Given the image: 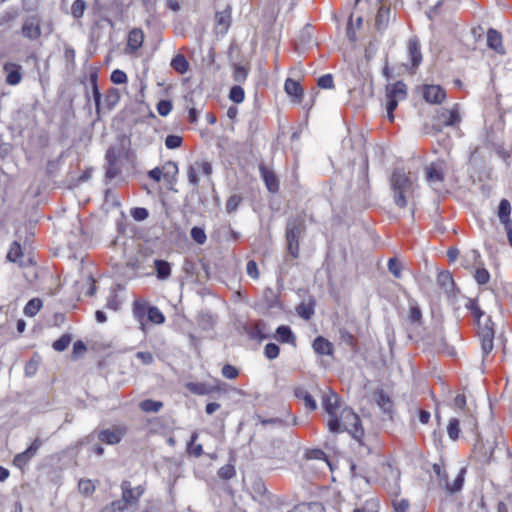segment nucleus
<instances>
[{
  "instance_id": "1",
  "label": "nucleus",
  "mask_w": 512,
  "mask_h": 512,
  "mask_svg": "<svg viewBox=\"0 0 512 512\" xmlns=\"http://www.w3.org/2000/svg\"><path fill=\"white\" fill-rule=\"evenodd\" d=\"M390 186L394 203L402 209L414 198L418 187L416 177L403 169H395L392 172Z\"/></svg>"
},
{
  "instance_id": "2",
  "label": "nucleus",
  "mask_w": 512,
  "mask_h": 512,
  "mask_svg": "<svg viewBox=\"0 0 512 512\" xmlns=\"http://www.w3.org/2000/svg\"><path fill=\"white\" fill-rule=\"evenodd\" d=\"M408 95L407 85L403 81L388 83L385 87L387 118L390 122L394 121V111L398 103L405 100Z\"/></svg>"
},
{
  "instance_id": "3",
  "label": "nucleus",
  "mask_w": 512,
  "mask_h": 512,
  "mask_svg": "<svg viewBox=\"0 0 512 512\" xmlns=\"http://www.w3.org/2000/svg\"><path fill=\"white\" fill-rule=\"evenodd\" d=\"M382 485L390 494L399 493L400 471L388 462H380L377 466Z\"/></svg>"
},
{
  "instance_id": "4",
  "label": "nucleus",
  "mask_w": 512,
  "mask_h": 512,
  "mask_svg": "<svg viewBox=\"0 0 512 512\" xmlns=\"http://www.w3.org/2000/svg\"><path fill=\"white\" fill-rule=\"evenodd\" d=\"M433 471L436 474L439 486L445 489L448 493H456L462 489L465 474L464 469H461L458 472L452 482L449 481L448 473L441 464L435 463L433 465Z\"/></svg>"
},
{
  "instance_id": "5",
  "label": "nucleus",
  "mask_w": 512,
  "mask_h": 512,
  "mask_svg": "<svg viewBox=\"0 0 512 512\" xmlns=\"http://www.w3.org/2000/svg\"><path fill=\"white\" fill-rule=\"evenodd\" d=\"M305 230L303 221L294 219L287 224L286 240L288 252L293 258L299 255V239Z\"/></svg>"
},
{
  "instance_id": "6",
  "label": "nucleus",
  "mask_w": 512,
  "mask_h": 512,
  "mask_svg": "<svg viewBox=\"0 0 512 512\" xmlns=\"http://www.w3.org/2000/svg\"><path fill=\"white\" fill-rule=\"evenodd\" d=\"M344 427L343 432H349L354 439L361 441L364 436V430L359 416L349 407H344Z\"/></svg>"
},
{
  "instance_id": "7",
  "label": "nucleus",
  "mask_w": 512,
  "mask_h": 512,
  "mask_svg": "<svg viewBox=\"0 0 512 512\" xmlns=\"http://www.w3.org/2000/svg\"><path fill=\"white\" fill-rule=\"evenodd\" d=\"M436 124L439 129L443 127L453 126L461 121V116L459 112V105L455 104L450 109H441L437 112L435 117Z\"/></svg>"
},
{
  "instance_id": "8",
  "label": "nucleus",
  "mask_w": 512,
  "mask_h": 512,
  "mask_svg": "<svg viewBox=\"0 0 512 512\" xmlns=\"http://www.w3.org/2000/svg\"><path fill=\"white\" fill-rule=\"evenodd\" d=\"M481 339V348L484 356H487L493 349L494 330L489 316L484 319L483 327L478 329Z\"/></svg>"
},
{
  "instance_id": "9",
  "label": "nucleus",
  "mask_w": 512,
  "mask_h": 512,
  "mask_svg": "<svg viewBox=\"0 0 512 512\" xmlns=\"http://www.w3.org/2000/svg\"><path fill=\"white\" fill-rule=\"evenodd\" d=\"M122 499L132 508L136 509L139 499L144 494L145 488L142 485L132 487L131 482L123 481L121 483Z\"/></svg>"
},
{
  "instance_id": "10",
  "label": "nucleus",
  "mask_w": 512,
  "mask_h": 512,
  "mask_svg": "<svg viewBox=\"0 0 512 512\" xmlns=\"http://www.w3.org/2000/svg\"><path fill=\"white\" fill-rule=\"evenodd\" d=\"M41 18L38 15H32L24 19L21 33L24 38L31 41L38 40L41 36Z\"/></svg>"
},
{
  "instance_id": "11",
  "label": "nucleus",
  "mask_w": 512,
  "mask_h": 512,
  "mask_svg": "<svg viewBox=\"0 0 512 512\" xmlns=\"http://www.w3.org/2000/svg\"><path fill=\"white\" fill-rule=\"evenodd\" d=\"M202 173L206 176H210L212 174V165L207 161H196L194 164L190 165L187 169V177L189 183L197 187L199 184L198 174Z\"/></svg>"
},
{
  "instance_id": "12",
  "label": "nucleus",
  "mask_w": 512,
  "mask_h": 512,
  "mask_svg": "<svg viewBox=\"0 0 512 512\" xmlns=\"http://www.w3.org/2000/svg\"><path fill=\"white\" fill-rule=\"evenodd\" d=\"M232 22V7L227 5L222 11L215 13V30L217 33L225 35Z\"/></svg>"
},
{
  "instance_id": "13",
  "label": "nucleus",
  "mask_w": 512,
  "mask_h": 512,
  "mask_svg": "<svg viewBox=\"0 0 512 512\" xmlns=\"http://www.w3.org/2000/svg\"><path fill=\"white\" fill-rule=\"evenodd\" d=\"M322 405L328 415V419H332L343 408L340 404L337 394L331 390L324 392L322 396Z\"/></svg>"
},
{
  "instance_id": "14",
  "label": "nucleus",
  "mask_w": 512,
  "mask_h": 512,
  "mask_svg": "<svg viewBox=\"0 0 512 512\" xmlns=\"http://www.w3.org/2000/svg\"><path fill=\"white\" fill-rule=\"evenodd\" d=\"M423 97L431 104H441L446 99L445 90L439 85H424L422 87Z\"/></svg>"
},
{
  "instance_id": "15",
  "label": "nucleus",
  "mask_w": 512,
  "mask_h": 512,
  "mask_svg": "<svg viewBox=\"0 0 512 512\" xmlns=\"http://www.w3.org/2000/svg\"><path fill=\"white\" fill-rule=\"evenodd\" d=\"M151 305L146 300L137 299L132 304V314L135 320L139 323L140 329L146 332L145 317Z\"/></svg>"
},
{
  "instance_id": "16",
  "label": "nucleus",
  "mask_w": 512,
  "mask_h": 512,
  "mask_svg": "<svg viewBox=\"0 0 512 512\" xmlns=\"http://www.w3.org/2000/svg\"><path fill=\"white\" fill-rule=\"evenodd\" d=\"M126 433L124 427H116L114 429H105L98 433V439L109 445L118 444Z\"/></svg>"
},
{
  "instance_id": "17",
  "label": "nucleus",
  "mask_w": 512,
  "mask_h": 512,
  "mask_svg": "<svg viewBox=\"0 0 512 512\" xmlns=\"http://www.w3.org/2000/svg\"><path fill=\"white\" fill-rule=\"evenodd\" d=\"M40 446L41 441L40 439L36 438L24 452L19 453L14 457V465L18 468H23L30 461V459L35 456Z\"/></svg>"
},
{
  "instance_id": "18",
  "label": "nucleus",
  "mask_w": 512,
  "mask_h": 512,
  "mask_svg": "<svg viewBox=\"0 0 512 512\" xmlns=\"http://www.w3.org/2000/svg\"><path fill=\"white\" fill-rule=\"evenodd\" d=\"M426 178L428 183L437 189L444 180V173L441 164L432 163L426 168Z\"/></svg>"
},
{
  "instance_id": "19",
  "label": "nucleus",
  "mask_w": 512,
  "mask_h": 512,
  "mask_svg": "<svg viewBox=\"0 0 512 512\" xmlns=\"http://www.w3.org/2000/svg\"><path fill=\"white\" fill-rule=\"evenodd\" d=\"M313 27L306 25L295 39V47L297 50H304L313 45Z\"/></svg>"
},
{
  "instance_id": "20",
  "label": "nucleus",
  "mask_w": 512,
  "mask_h": 512,
  "mask_svg": "<svg viewBox=\"0 0 512 512\" xmlns=\"http://www.w3.org/2000/svg\"><path fill=\"white\" fill-rule=\"evenodd\" d=\"M259 171L261 174V178L265 182L267 189L271 193L277 192L279 190V182H278V179H277L276 175L274 174V172L271 171L264 164H261L259 166Z\"/></svg>"
},
{
  "instance_id": "21",
  "label": "nucleus",
  "mask_w": 512,
  "mask_h": 512,
  "mask_svg": "<svg viewBox=\"0 0 512 512\" xmlns=\"http://www.w3.org/2000/svg\"><path fill=\"white\" fill-rule=\"evenodd\" d=\"M285 92L293 98V101L300 103L303 99V88L300 83L292 78H287L284 83Z\"/></svg>"
},
{
  "instance_id": "22",
  "label": "nucleus",
  "mask_w": 512,
  "mask_h": 512,
  "mask_svg": "<svg viewBox=\"0 0 512 512\" xmlns=\"http://www.w3.org/2000/svg\"><path fill=\"white\" fill-rule=\"evenodd\" d=\"M144 41V34L141 29H133L128 34L127 46L125 51L128 53H133L137 49H139Z\"/></svg>"
},
{
  "instance_id": "23",
  "label": "nucleus",
  "mask_w": 512,
  "mask_h": 512,
  "mask_svg": "<svg viewBox=\"0 0 512 512\" xmlns=\"http://www.w3.org/2000/svg\"><path fill=\"white\" fill-rule=\"evenodd\" d=\"M487 46L496 53L504 54L505 50L502 44V35L496 29L490 28L487 31Z\"/></svg>"
},
{
  "instance_id": "24",
  "label": "nucleus",
  "mask_w": 512,
  "mask_h": 512,
  "mask_svg": "<svg viewBox=\"0 0 512 512\" xmlns=\"http://www.w3.org/2000/svg\"><path fill=\"white\" fill-rule=\"evenodd\" d=\"M511 205L507 199H502L498 208V217L500 222L504 225L505 230H510L512 220L510 218Z\"/></svg>"
},
{
  "instance_id": "25",
  "label": "nucleus",
  "mask_w": 512,
  "mask_h": 512,
  "mask_svg": "<svg viewBox=\"0 0 512 512\" xmlns=\"http://www.w3.org/2000/svg\"><path fill=\"white\" fill-rule=\"evenodd\" d=\"M6 259L10 262L17 263L19 266H23L25 264L23 249L19 242L14 241L10 245Z\"/></svg>"
},
{
  "instance_id": "26",
  "label": "nucleus",
  "mask_w": 512,
  "mask_h": 512,
  "mask_svg": "<svg viewBox=\"0 0 512 512\" xmlns=\"http://www.w3.org/2000/svg\"><path fill=\"white\" fill-rule=\"evenodd\" d=\"M407 319L411 325L421 326L422 324V311L418 303L413 299L409 300Z\"/></svg>"
},
{
  "instance_id": "27",
  "label": "nucleus",
  "mask_w": 512,
  "mask_h": 512,
  "mask_svg": "<svg viewBox=\"0 0 512 512\" xmlns=\"http://www.w3.org/2000/svg\"><path fill=\"white\" fill-rule=\"evenodd\" d=\"M312 347L314 351L319 355L333 354V344L322 336H318L314 339Z\"/></svg>"
},
{
  "instance_id": "28",
  "label": "nucleus",
  "mask_w": 512,
  "mask_h": 512,
  "mask_svg": "<svg viewBox=\"0 0 512 512\" xmlns=\"http://www.w3.org/2000/svg\"><path fill=\"white\" fill-rule=\"evenodd\" d=\"M374 397L377 405L382 409L384 413H392L393 402L382 389L376 390L374 393Z\"/></svg>"
},
{
  "instance_id": "29",
  "label": "nucleus",
  "mask_w": 512,
  "mask_h": 512,
  "mask_svg": "<svg viewBox=\"0 0 512 512\" xmlns=\"http://www.w3.org/2000/svg\"><path fill=\"white\" fill-rule=\"evenodd\" d=\"M154 268L156 271V277L159 280H167L171 276V264L166 260L155 259Z\"/></svg>"
},
{
  "instance_id": "30",
  "label": "nucleus",
  "mask_w": 512,
  "mask_h": 512,
  "mask_svg": "<svg viewBox=\"0 0 512 512\" xmlns=\"http://www.w3.org/2000/svg\"><path fill=\"white\" fill-rule=\"evenodd\" d=\"M344 423V407L339 410L335 417L332 419H327V427L332 433L343 432Z\"/></svg>"
},
{
  "instance_id": "31",
  "label": "nucleus",
  "mask_w": 512,
  "mask_h": 512,
  "mask_svg": "<svg viewBox=\"0 0 512 512\" xmlns=\"http://www.w3.org/2000/svg\"><path fill=\"white\" fill-rule=\"evenodd\" d=\"M390 19V8L381 6L375 17V26L378 30H384L389 23Z\"/></svg>"
},
{
  "instance_id": "32",
  "label": "nucleus",
  "mask_w": 512,
  "mask_h": 512,
  "mask_svg": "<svg viewBox=\"0 0 512 512\" xmlns=\"http://www.w3.org/2000/svg\"><path fill=\"white\" fill-rule=\"evenodd\" d=\"M408 50L411 59V64H420L422 61V54L420 50V43L417 38H411L408 42Z\"/></svg>"
},
{
  "instance_id": "33",
  "label": "nucleus",
  "mask_w": 512,
  "mask_h": 512,
  "mask_svg": "<svg viewBox=\"0 0 512 512\" xmlns=\"http://www.w3.org/2000/svg\"><path fill=\"white\" fill-rule=\"evenodd\" d=\"M6 72V83L9 85H17L22 79L20 66H4Z\"/></svg>"
},
{
  "instance_id": "34",
  "label": "nucleus",
  "mask_w": 512,
  "mask_h": 512,
  "mask_svg": "<svg viewBox=\"0 0 512 512\" xmlns=\"http://www.w3.org/2000/svg\"><path fill=\"white\" fill-rule=\"evenodd\" d=\"M134 510L132 506L121 498L104 507L101 512H133Z\"/></svg>"
},
{
  "instance_id": "35",
  "label": "nucleus",
  "mask_w": 512,
  "mask_h": 512,
  "mask_svg": "<svg viewBox=\"0 0 512 512\" xmlns=\"http://www.w3.org/2000/svg\"><path fill=\"white\" fill-rule=\"evenodd\" d=\"M249 336L251 339H257L262 341L269 337L266 329V324L264 322L255 323L249 330Z\"/></svg>"
},
{
  "instance_id": "36",
  "label": "nucleus",
  "mask_w": 512,
  "mask_h": 512,
  "mask_svg": "<svg viewBox=\"0 0 512 512\" xmlns=\"http://www.w3.org/2000/svg\"><path fill=\"white\" fill-rule=\"evenodd\" d=\"M465 307L471 312L472 316L474 317L478 329H480V327H483V324L481 323V318L484 317V312L481 310L476 300L468 299L465 304Z\"/></svg>"
},
{
  "instance_id": "37",
  "label": "nucleus",
  "mask_w": 512,
  "mask_h": 512,
  "mask_svg": "<svg viewBox=\"0 0 512 512\" xmlns=\"http://www.w3.org/2000/svg\"><path fill=\"white\" fill-rule=\"evenodd\" d=\"M97 77H98L97 73L93 71L87 77V82L91 85L94 103H95L96 108L98 109L100 106V102H101V94H100V91H99L98 85H97Z\"/></svg>"
},
{
  "instance_id": "38",
  "label": "nucleus",
  "mask_w": 512,
  "mask_h": 512,
  "mask_svg": "<svg viewBox=\"0 0 512 512\" xmlns=\"http://www.w3.org/2000/svg\"><path fill=\"white\" fill-rule=\"evenodd\" d=\"M289 512H324V507L318 502L302 503L293 507Z\"/></svg>"
},
{
  "instance_id": "39",
  "label": "nucleus",
  "mask_w": 512,
  "mask_h": 512,
  "mask_svg": "<svg viewBox=\"0 0 512 512\" xmlns=\"http://www.w3.org/2000/svg\"><path fill=\"white\" fill-rule=\"evenodd\" d=\"M295 395L304 401L306 408L312 411L316 410L317 403L308 391L304 389H297Z\"/></svg>"
},
{
  "instance_id": "40",
  "label": "nucleus",
  "mask_w": 512,
  "mask_h": 512,
  "mask_svg": "<svg viewBox=\"0 0 512 512\" xmlns=\"http://www.w3.org/2000/svg\"><path fill=\"white\" fill-rule=\"evenodd\" d=\"M147 320L152 324L161 325L165 322V316L158 307L151 306L147 313Z\"/></svg>"
},
{
  "instance_id": "41",
  "label": "nucleus",
  "mask_w": 512,
  "mask_h": 512,
  "mask_svg": "<svg viewBox=\"0 0 512 512\" xmlns=\"http://www.w3.org/2000/svg\"><path fill=\"white\" fill-rule=\"evenodd\" d=\"M139 407L144 412H158L163 407V403L161 401H155L152 399H146L140 402Z\"/></svg>"
},
{
  "instance_id": "42",
  "label": "nucleus",
  "mask_w": 512,
  "mask_h": 512,
  "mask_svg": "<svg viewBox=\"0 0 512 512\" xmlns=\"http://www.w3.org/2000/svg\"><path fill=\"white\" fill-rule=\"evenodd\" d=\"M187 389L196 395H207L212 392V388L205 383L190 382L186 385Z\"/></svg>"
},
{
  "instance_id": "43",
  "label": "nucleus",
  "mask_w": 512,
  "mask_h": 512,
  "mask_svg": "<svg viewBox=\"0 0 512 512\" xmlns=\"http://www.w3.org/2000/svg\"><path fill=\"white\" fill-rule=\"evenodd\" d=\"M447 434L452 441H456L460 435V422L457 418H451L447 425Z\"/></svg>"
},
{
  "instance_id": "44",
  "label": "nucleus",
  "mask_w": 512,
  "mask_h": 512,
  "mask_svg": "<svg viewBox=\"0 0 512 512\" xmlns=\"http://www.w3.org/2000/svg\"><path fill=\"white\" fill-rule=\"evenodd\" d=\"M42 307V301L39 298L31 299L24 307V314L29 317L35 316Z\"/></svg>"
},
{
  "instance_id": "45",
  "label": "nucleus",
  "mask_w": 512,
  "mask_h": 512,
  "mask_svg": "<svg viewBox=\"0 0 512 512\" xmlns=\"http://www.w3.org/2000/svg\"><path fill=\"white\" fill-rule=\"evenodd\" d=\"M198 438V433L194 431L191 435L190 442L188 443V451L190 454L195 456L196 458L200 457L203 454V448L201 444H196V440Z\"/></svg>"
},
{
  "instance_id": "46",
  "label": "nucleus",
  "mask_w": 512,
  "mask_h": 512,
  "mask_svg": "<svg viewBox=\"0 0 512 512\" xmlns=\"http://www.w3.org/2000/svg\"><path fill=\"white\" fill-rule=\"evenodd\" d=\"M278 339L283 343H290L295 341V337L288 326H279L276 330Z\"/></svg>"
},
{
  "instance_id": "47",
  "label": "nucleus",
  "mask_w": 512,
  "mask_h": 512,
  "mask_svg": "<svg viewBox=\"0 0 512 512\" xmlns=\"http://www.w3.org/2000/svg\"><path fill=\"white\" fill-rule=\"evenodd\" d=\"M392 506L395 512H409L410 503L407 499L400 498L398 494H393Z\"/></svg>"
},
{
  "instance_id": "48",
  "label": "nucleus",
  "mask_w": 512,
  "mask_h": 512,
  "mask_svg": "<svg viewBox=\"0 0 512 512\" xmlns=\"http://www.w3.org/2000/svg\"><path fill=\"white\" fill-rule=\"evenodd\" d=\"M72 341L69 334H63L59 339L53 342L52 347L57 352H63L68 348Z\"/></svg>"
},
{
  "instance_id": "49",
  "label": "nucleus",
  "mask_w": 512,
  "mask_h": 512,
  "mask_svg": "<svg viewBox=\"0 0 512 512\" xmlns=\"http://www.w3.org/2000/svg\"><path fill=\"white\" fill-rule=\"evenodd\" d=\"M296 311L300 317L308 320L314 314V305L311 303H301L297 306Z\"/></svg>"
},
{
  "instance_id": "50",
  "label": "nucleus",
  "mask_w": 512,
  "mask_h": 512,
  "mask_svg": "<svg viewBox=\"0 0 512 512\" xmlns=\"http://www.w3.org/2000/svg\"><path fill=\"white\" fill-rule=\"evenodd\" d=\"M86 9V2L84 0H75L71 5V14L75 19L83 17Z\"/></svg>"
},
{
  "instance_id": "51",
  "label": "nucleus",
  "mask_w": 512,
  "mask_h": 512,
  "mask_svg": "<svg viewBox=\"0 0 512 512\" xmlns=\"http://www.w3.org/2000/svg\"><path fill=\"white\" fill-rule=\"evenodd\" d=\"M245 98V93L240 85H235L230 89L229 99L234 103H242Z\"/></svg>"
},
{
  "instance_id": "52",
  "label": "nucleus",
  "mask_w": 512,
  "mask_h": 512,
  "mask_svg": "<svg viewBox=\"0 0 512 512\" xmlns=\"http://www.w3.org/2000/svg\"><path fill=\"white\" fill-rule=\"evenodd\" d=\"M163 178L165 179H173L178 173V166L175 162L169 161L165 163L162 167Z\"/></svg>"
},
{
  "instance_id": "53",
  "label": "nucleus",
  "mask_w": 512,
  "mask_h": 512,
  "mask_svg": "<svg viewBox=\"0 0 512 512\" xmlns=\"http://www.w3.org/2000/svg\"><path fill=\"white\" fill-rule=\"evenodd\" d=\"M248 73L247 66H234L233 79L237 83H243L247 79Z\"/></svg>"
},
{
  "instance_id": "54",
  "label": "nucleus",
  "mask_w": 512,
  "mask_h": 512,
  "mask_svg": "<svg viewBox=\"0 0 512 512\" xmlns=\"http://www.w3.org/2000/svg\"><path fill=\"white\" fill-rule=\"evenodd\" d=\"M120 150L116 147H110L105 155L107 165H119Z\"/></svg>"
},
{
  "instance_id": "55",
  "label": "nucleus",
  "mask_w": 512,
  "mask_h": 512,
  "mask_svg": "<svg viewBox=\"0 0 512 512\" xmlns=\"http://www.w3.org/2000/svg\"><path fill=\"white\" fill-rule=\"evenodd\" d=\"M191 238L197 243V244H204L206 242L207 236L204 231V229L200 227H193L190 232Z\"/></svg>"
},
{
  "instance_id": "56",
  "label": "nucleus",
  "mask_w": 512,
  "mask_h": 512,
  "mask_svg": "<svg viewBox=\"0 0 512 512\" xmlns=\"http://www.w3.org/2000/svg\"><path fill=\"white\" fill-rule=\"evenodd\" d=\"M241 202L242 197L240 195H231L226 202V211L228 213L236 211Z\"/></svg>"
},
{
  "instance_id": "57",
  "label": "nucleus",
  "mask_w": 512,
  "mask_h": 512,
  "mask_svg": "<svg viewBox=\"0 0 512 512\" xmlns=\"http://www.w3.org/2000/svg\"><path fill=\"white\" fill-rule=\"evenodd\" d=\"M236 474L235 468L231 464H226L222 466L218 471V476L221 479L229 480L233 478Z\"/></svg>"
},
{
  "instance_id": "58",
  "label": "nucleus",
  "mask_w": 512,
  "mask_h": 512,
  "mask_svg": "<svg viewBox=\"0 0 512 512\" xmlns=\"http://www.w3.org/2000/svg\"><path fill=\"white\" fill-rule=\"evenodd\" d=\"M388 270L394 275L395 278H401L402 266L396 258H391L388 261Z\"/></svg>"
},
{
  "instance_id": "59",
  "label": "nucleus",
  "mask_w": 512,
  "mask_h": 512,
  "mask_svg": "<svg viewBox=\"0 0 512 512\" xmlns=\"http://www.w3.org/2000/svg\"><path fill=\"white\" fill-rule=\"evenodd\" d=\"M474 278L480 285H484L489 282L490 274L485 268H478L475 271Z\"/></svg>"
},
{
  "instance_id": "60",
  "label": "nucleus",
  "mask_w": 512,
  "mask_h": 512,
  "mask_svg": "<svg viewBox=\"0 0 512 512\" xmlns=\"http://www.w3.org/2000/svg\"><path fill=\"white\" fill-rule=\"evenodd\" d=\"M221 373L224 378L231 380V379H235L238 377L239 370L233 365L225 364L222 367Z\"/></svg>"
},
{
  "instance_id": "61",
  "label": "nucleus",
  "mask_w": 512,
  "mask_h": 512,
  "mask_svg": "<svg viewBox=\"0 0 512 512\" xmlns=\"http://www.w3.org/2000/svg\"><path fill=\"white\" fill-rule=\"evenodd\" d=\"M78 489L80 493L87 496L94 492L95 485L92 483L91 480H80L78 483Z\"/></svg>"
},
{
  "instance_id": "62",
  "label": "nucleus",
  "mask_w": 512,
  "mask_h": 512,
  "mask_svg": "<svg viewBox=\"0 0 512 512\" xmlns=\"http://www.w3.org/2000/svg\"><path fill=\"white\" fill-rule=\"evenodd\" d=\"M182 137L178 135H168L165 139V146L168 149H176L179 148L182 144Z\"/></svg>"
},
{
  "instance_id": "63",
  "label": "nucleus",
  "mask_w": 512,
  "mask_h": 512,
  "mask_svg": "<svg viewBox=\"0 0 512 512\" xmlns=\"http://www.w3.org/2000/svg\"><path fill=\"white\" fill-rule=\"evenodd\" d=\"M280 349L275 343H268L264 348V354L268 359H275L278 357Z\"/></svg>"
},
{
  "instance_id": "64",
  "label": "nucleus",
  "mask_w": 512,
  "mask_h": 512,
  "mask_svg": "<svg viewBox=\"0 0 512 512\" xmlns=\"http://www.w3.org/2000/svg\"><path fill=\"white\" fill-rule=\"evenodd\" d=\"M317 85L322 89H332L334 87L333 76L326 74L319 77Z\"/></svg>"
}]
</instances>
